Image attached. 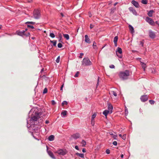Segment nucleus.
Here are the masks:
<instances>
[{
  "mask_svg": "<svg viewBox=\"0 0 159 159\" xmlns=\"http://www.w3.org/2000/svg\"><path fill=\"white\" fill-rule=\"evenodd\" d=\"M96 114H94L92 116V121H94V118L96 117Z\"/></svg>",
  "mask_w": 159,
  "mask_h": 159,
  "instance_id": "7c9ffc66",
  "label": "nucleus"
},
{
  "mask_svg": "<svg viewBox=\"0 0 159 159\" xmlns=\"http://www.w3.org/2000/svg\"><path fill=\"white\" fill-rule=\"evenodd\" d=\"M149 102L150 104L152 105H153L154 104L155 102L153 100H149Z\"/></svg>",
  "mask_w": 159,
  "mask_h": 159,
  "instance_id": "72a5a7b5",
  "label": "nucleus"
},
{
  "mask_svg": "<svg viewBox=\"0 0 159 159\" xmlns=\"http://www.w3.org/2000/svg\"><path fill=\"white\" fill-rule=\"evenodd\" d=\"M79 73H80L79 71L77 72L76 73L74 77H78Z\"/></svg>",
  "mask_w": 159,
  "mask_h": 159,
  "instance_id": "a19ab883",
  "label": "nucleus"
},
{
  "mask_svg": "<svg viewBox=\"0 0 159 159\" xmlns=\"http://www.w3.org/2000/svg\"><path fill=\"white\" fill-rule=\"evenodd\" d=\"M117 142L116 141H114L113 142V144L115 146L117 145Z\"/></svg>",
  "mask_w": 159,
  "mask_h": 159,
  "instance_id": "a18cd8bd",
  "label": "nucleus"
},
{
  "mask_svg": "<svg viewBox=\"0 0 159 159\" xmlns=\"http://www.w3.org/2000/svg\"><path fill=\"white\" fill-rule=\"evenodd\" d=\"M50 42L53 43V45L54 46H56L57 43V41L56 40H50Z\"/></svg>",
  "mask_w": 159,
  "mask_h": 159,
  "instance_id": "a878e982",
  "label": "nucleus"
},
{
  "mask_svg": "<svg viewBox=\"0 0 159 159\" xmlns=\"http://www.w3.org/2000/svg\"><path fill=\"white\" fill-rule=\"evenodd\" d=\"M54 136L53 135H50L48 138V139L49 141H52L54 140Z\"/></svg>",
  "mask_w": 159,
  "mask_h": 159,
  "instance_id": "f3484780",
  "label": "nucleus"
},
{
  "mask_svg": "<svg viewBox=\"0 0 159 159\" xmlns=\"http://www.w3.org/2000/svg\"><path fill=\"white\" fill-rule=\"evenodd\" d=\"M82 147H84L86 144V143L84 140H82L81 142Z\"/></svg>",
  "mask_w": 159,
  "mask_h": 159,
  "instance_id": "5701e85b",
  "label": "nucleus"
},
{
  "mask_svg": "<svg viewBox=\"0 0 159 159\" xmlns=\"http://www.w3.org/2000/svg\"><path fill=\"white\" fill-rule=\"evenodd\" d=\"M149 37L152 39H153L155 37V33L151 30L149 31Z\"/></svg>",
  "mask_w": 159,
  "mask_h": 159,
  "instance_id": "0eeeda50",
  "label": "nucleus"
},
{
  "mask_svg": "<svg viewBox=\"0 0 159 159\" xmlns=\"http://www.w3.org/2000/svg\"><path fill=\"white\" fill-rule=\"evenodd\" d=\"M80 137V135L78 133H77L75 134H73L72 135V137L73 138L75 139H77L79 138Z\"/></svg>",
  "mask_w": 159,
  "mask_h": 159,
  "instance_id": "4468645a",
  "label": "nucleus"
},
{
  "mask_svg": "<svg viewBox=\"0 0 159 159\" xmlns=\"http://www.w3.org/2000/svg\"><path fill=\"white\" fill-rule=\"evenodd\" d=\"M39 118L38 116H34L31 118L33 122H34L35 121L37 120Z\"/></svg>",
  "mask_w": 159,
  "mask_h": 159,
  "instance_id": "2eb2a0df",
  "label": "nucleus"
},
{
  "mask_svg": "<svg viewBox=\"0 0 159 159\" xmlns=\"http://www.w3.org/2000/svg\"><path fill=\"white\" fill-rule=\"evenodd\" d=\"M85 41L86 42L88 43H90V39L87 35H85Z\"/></svg>",
  "mask_w": 159,
  "mask_h": 159,
  "instance_id": "ddd939ff",
  "label": "nucleus"
},
{
  "mask_svg": "<svg viewBox=\"0 0 159 159\" xmlns=\"http://www.w3.org/2000/svg\"><path fill=\"white\" fill-rule=\"evenodd\" d=\"M25 31L23 30L22 31H19L18 33V34L19 35L21 36H25L26 37L30 35L29 33H28L27 34L25 33Z\"/></svg>",
  "mask_w": 159,
  "mask_h": 159,
  "instance_id": "20e7f679",
  "label": "nucleus"
},
{
  "mask_svg": "<svg viewBox=\"0 0 159 159\" xmlns=\"http://www.w3.org/2000/svg\"><path fill=\"white\" fill-rule=\"evenodd\" d=\"M60 56H58L56 60V62L57 63H59L60 61Z\"/></svg>",
  "mask_w": 159,
  "mask_h": 159,
  "instance_id": "c9c22d12",
  "label": "nucleus"
},
{
  "mask_svg": "<svg viewBox=\"0 0 159 159\" xmlns=\"http://www.w3.org/2000/svg\"><path fill=\"white\" fill-rule=\"evenodd\" d=\"M110 113V111L105 110L103 112V114L106 117L108 113Z\"/></svg>",
  "mask_w": 159,
  "mask_h": 159,
  "instance_id": "6ab92c4d",
  "label": "nucleus"
},
{
  "mask_svg": "<svg viewBox=\"0 0 159 159\" xmlns=\"http://www.w3.org/2000/svg\"><path fill=\"white\" fill-rule=\"evenodd\" d=\"M63 86H64V84H62L61 86V90H63Z\"/></svg>",
  "mask_w": 159,
  "mask_h": 159,
  "instance_id": "6e6d98bb",
  "label": "nucleus"
},
{
  "mask_svg": "<svg viewBox=\"0 0 159 159\" xmlns=\"http://www.w3.org/2000/svg\"><path fill=\"white\" fill-rule=\"evenodd\" d=\"M115 10V8H111V13H113L114 12V11Z\"/></svg>",
  "mask_w": 159,
  "mask_h": 159,
  "instance_id": "ea45409f",
  "label": "nucleus"
},
{
  "mask_svg": "<svg viewBox=\"0 0 159 159\" xmlns=\"http://www.w3.org/2000/svg\"><path fill=\"white\" fill-rule=\"evenodd\" d=\"M111 94H113L115 96H117V93L114 91H111Z\"/></svg>",
  "mask_w": 159,
  "mask_h": 159,
  "instance_id": "473e14b6",
  "label": "nucleus"
},
{
  "mask_svg": "<svg viewBox=\"0 0 159 159\" xmlns=\"http://www.w3.org/2000/svg\"><path fill=\"white\" fill-rule=\"evenodd\" d=\"M114 43L115 46L116 47L117 46V42H115V43Z\"/></svg>",
  "mask_w": 159,
  "mask_h": 159,
  "instance_id": "13d9d810",
  "label": "nucleus"
},
{
  "mask_svg": "<svg viewBox=\"0 0 159 159\" xmlns=\"http://www.w3.org/2000/svg\"><path fill=\"white\" fill-rule=\"evenodd\" d=\"M49 123V121L48 120H46V121H45V123H46V124H48V123Z\"/></svg>",
  "mask_w": 159,
  "mask_h": 159,
  "instance_id": "bf43d9fd",
  "label": "nucleus"
},
{
  "mask_svg": "<svg viewBox=\"0 0 159 159\" xmlns=\"http://www.w3.org/2000/svg\"><path fill=\"white\" fill-rule=\"evenodd\" d=\"M122 134H119V136L120 137H121V138L122 137Z\"/></svg>",
  "mask_w": 159,
  "mask_h": 159,
  "instance_id": "e2e57ef3",
  "label": "nucleus"
},
{
  "mask_svg": "<svg viewBox=\"0 0 159 159\" xmlns=\"http://www.w3.org/2000/svg\"><path fill=\"white\" fill-rule=\"evenodd\" d=\"M118 39V37L117 36H115L114 38L113 42L114 43L115 42H117V40Z\"/></svg>",
  "mask_w": 159,
  "mask_h": 159,
  "instance_id": "bb28decb",
  "label": "nucleus"
},
{
  "mask_svg": "<svg viewBox=\"0 0 159 159\" xmlns=\"http://www.w3.org/2000/svg\"><path fill=\"white\" fill-rule=\"evenodd\" d=\"M125 115L126 116H127L128 113V109L126 107H125Z\"/></svg>",
  "mask_w": 159,
  "mask_h": 159,
  "instance_id": "cd10ccee",
  "label": "nucleus"
},
{
  "mask_svg": "<svg viewBox=\"0 0 159 159\" xmlns=\"http://www.w3.org/2000/svg\"><path fill=\"white\" fill-rule=\"evenodd\" d=\"M123 157H124L123 154H121V158H123Z\"/></svg>",
  "mask_w": 159,
  "mask_h": 159,
  "instance_id": "680f3d73",
  "label": "nucleus"
},
{
  "mask_svg": "<svg viewBox=\"0 0 159 159\" xmlns=\"http://www.w3.org/2000/svg\"><path fill=\"white\" fill-rule=\"evenodd\" d=\"M106 152L107 154H109L110 153V150L108 149H107L106 150Z\"/></svg>",
  "mask_w": 159,
  "mask_h": 159,
  "instance_id": "c03bdc74",
  "label": "nucleus"
},
{
  "mask_svg": "<svg viewBox=\"0 0 159 159\" xmlns=\"http://www.w3.org/2000/svg\"><path fill=\"white\" fill-rule=\"evenodd\" d=\"M117 2H116V3H115L114 4V6H116V4H117Z\"/></svg>",
  "mask_w": 159,
  "mask_h": 159,
  "instance_id": "338daca9",
  "label": "nucleus"
},
{
  "mask_svg": "<svg viewBox=\"0 0 159 159\" xmlns=\"http://www.w3.org/2000/svg\"><path fill=\"white\" fill-rule=\"evenodd\" d=\"M109 67L111 68H114L115 67V66L113 65H110Z\"/></svg>",
  "mask_w": 159,
  "mask_h": 159,
  "instance_id": "49530a36",
  "label": "nucleus"
},
{
  "mask_svg": "<svg viewBox=\"0 0 159 159\" xmlns=\"http://www.w3.org/2000/svg\"><path fill=\"white\" fill-rule=\"evenodd\" d=\"M108 111H110V113H111L112 112V110L113 109V107L112 105L110 104H109L108 105Z\"/></svg>",
  "mask_w": 159,
  "mask_h": 159,
  "instance_id": "9b49d317",
  "label": "nucleus"
},
{
  "mask_svg": "<svg viewBox=\"0 0 159 159\" xmlns=\"http://www.w3.org/2000/svg\"><path fill=\"white\" fill-rule=\"evenodd\" d=\"M129 10L134 15H137V13L136 10L134 9L132 7H130L129 8Z\"/></svg>",
  "mask_w": 159,
  "mask_h": 159,
  "instance_id": "6e6552de",
  "label": "nucleus"
},
{
  "mask_svg": "<svg viewBox=\"0 0 159 159\" xmlns=\"http://www.w3.org/2000/svg\"><path fill=\"white\" fill-rule=\"evenodd\" d=\"M49 36L52 38H54L55 37L54 34L53 33H50Z\"/></svg>",
  "mask_w": 159,
  "mask_h": 159,
  "instance_id": "2f4dec72",
  "label": "nucleus"
},
{
  "mask_svg": "<svg viewBox=\"0 0 159 159\" xmlns=\"http://www.w3.org/2000/svg\"><path fill=\"white\" fill-rule=\"evenodd\" d=\"M129 27L131 33H133L134 32V29L133 26H132L130 25H129Z\"/></svg>",
  "mask_w": 159,
  "mask_h": 159,
  "instance_id": "a211bd4d",
  "label": "nucleus"
},
{
  "mask_svg": "<svg viewBox=\"0 0 159 159\" xmlns=\"http://www.w3.org/2000/svg\"><path fill=\"white\" fill-rule=\"evenodd\" d=\"M32 1V0H29L28 1L29 2H31Z\"/></svg>",
  "mask_w": 159,
  "mask_h": 159,
  "instance_id": "69168bd1",
  "label": "nucleus"
},
{
  "mask_svg": "<svg viewBox=\"0 0 159 159\" xmlns=\"http://www.w3.org/2000/svg\"><path fill=\"white\" fill-rule=\"evenodd\" d=\"M143 41H141L140 42V45H141L143 47Z\"/></svg>",
  "mask_w": 159,
  "mask_h": 159,
  "instance_id": "3c124183",
  "label": "nucleus"
},
{
  "mask_svg": "<svg viewBox=\"0 0 159 159\" xmlns=\"http://www.w3.org/2000/svg\"><path fill=\"white\" fill-rule=\"evenodd\" d=\"M56 152L59 154L62 155H64L66 154L65 152L61 149L58 150Z\"/></svg>",
  "mask_w": 159,
  "mask_h": 159,
  "instance_id": "1a4fd4ad",
  "label": "nucleus"
},
{
  "mask_svg": "<svg viewBox=\"0 0 159 159\" xmlns=\"http://www.w3.org/2000/svg\"><path fill=\"white\" fill-rule=\"evenodd\" d=\"M154 11L153 10H150L148 12V14L149 16L151 17L152 16V13Z\"/></svg>",
  "mask_w": 159,
  "mask_h": 159,
  "instance_id": "4be33fe9",
  "label": "nucleus"
},
{
  "mask_svg": "<svg viewBox=\"0 0 159 159\" xmlns=\"http://www.w3.org/2000/svg\"><path fill=\"white\" fill-rule=\"evenodd\" d=\"M33 16L36 19H39L40 16V13L39 11L38 10H34L33 12Z\"/></svg>",
  "mask_w": 159,
  "mask_h": 159,
  "instance_id": "7ed1b4c3",
  "label": "nucleus"
},
{
  "mask_svg": "<svg viewBox=\"0 0 159 159\" xmlns=\"http://www.w3.org/2000/svg\"><path fill=\"white\" fill-rule=\"evenodd\" d=\"M80 54V55L79 57L80 58H82V56L84 54L83 53H81Z\"/></svg>",
  "mask_w": 159,
  "mask_h": 159,
  "instance_id": "09e8293b",
  "label": "nucleus"
},
{
  "mask_svg": "<svg viewBox=\"0 0 159 159\" xmlns=\"http://www.w3.org/2000/svg\"><path fill=\"white\" fill-rule=\"evenodd\" d=\"M52 105H54L56 104V102L54 100H52Z\"/></svg>",
  "mask_w": 159,
  "mask_h": 159,
  "instance_id": "8fccbe9b",
  "label": "nucleus"
},
{
  "mask_svg": "<svg viewBox=\"0 0 159 159\" xmlns=\"http://www.w3.org/2000/svg\"><path fill=\"white\" fill-rule=\"evenodd\" d=\"M121 138L124 140H125L126 139V135L125 134H124L123 136H122V137Z\"/></svg>",
  "mask_w": 159,
  "mask_h": 159,
  "instance_id": "79ce46f5",
  "label": "nucleus"
},
{
  "mask_svg": "<svg viewBox=\"0 0 159 159\" xmlns=\"http://www.w3.org/2000/svg\"><path fill=\"white\" fill-rule=\"evenodd\" d=\"M141 2L143 4H146L147 3L148 1L147 0H142Z\"/></svg>",
  "mask_w": 159,
  "mask_h": 159,
  "instance_id": "c85d7f7f",
  "label": "nucleus"
},
{
  "mask_svg": "<svg viewBox=\"0 0 159 159\" xmlns=\"http://www.w3.org/2000/svg\"><path fill=\"white\" fill-rule=\"evenodd\" d=\"M76 155L81 158H84V154L80 153L77 152L76 153Z\"/></svg>",
  "mask_w": 159,
  "mask_h": 159,
  "instance_id": "aec40b11",
  "label": "nucleus"
},
{
  "mask_svg": "<svg viewBox=\"0 0 159 159\" xmlns=\"http://www.w3.org/2000/svg\"><path fill=\"white\" fill-rule=\"evenodd\" d=\"M147 22H148L150 25H153L154 24V22L153 20L150 18L147 17L146 19Z\"/></svg>",
  "mask_w": 159,
  "mask_h": 159,
  "instance_id": "39448f33",
  "label": "nucleus"
},
{
  "mask_svg": "<svg viewBox=\"0 0 159 159\" xmlns=\"http://www.w3.org/2000/svg\"><path fill=\"white\" fill-rule=\"evenodd\" d=\"M131 3L136 7H139V5L138 2L134 1L132 0Z\"/></svg>",
  "mask_w": 159,
  "mask_h": 159,
  "instance_id": "9d476101",
  "label": "nucleus"
},
{
  "mask_svg": "<svg viewBox=\"0 0 159 159\" xmlns=\"http://www.w3.org/2000/svg\"><path fill=\"white\" fill-rule=\"evenodd\" d=\"M92 63L88 58H84L82 61V65L84 66H87L91 65Z\"/></svg>",
  "mask_w": 159,
  "mask_h": 159,
  "instance_id": "f03ea898",
  "label": "nucleus"
},
{
  "mask_svg": "<svg viewBox=\"0 0 159 159\" xmlns=\"http://www.w3.org/2000/svg\"><path fill=\"white\" fill-rule=\"evenodd\" d=\"M94 121H92V120H91V124L93 125H94Z\"/></svg>",
  "mask_w": 159,
  "mask_h": 159,
  "instance_id": "603ef678",
  "label": "nucleus"
},
{
  "mask_svg": "<svg viewBox=\"0 0 159 159\" xmlns=\"http://www.w3.org/2000/svg\"><path fill=\"white\" fill-rule=\"evenodd\" d=\"M67 112L66 111H64L61 112V115L63 117H65L66 115Z\"/></svg>",
  "mask_w": 159,
  "mask_h": 159,
  "instance_id": "412c9836",
  "label": "nucleus"
},
{
  "mask_svg": "<svg viewBox=\"0 0 159 159\" xmlns=\"http://www.w3.org/2000/svg\"><path fill=\"white\" fill-rule=\"evenodd\" d=\"M142 68H143L144 70H145V69L146 67V65L144 63L141 62V64Z\"/></svg>",
  "mask_w": 159,
  "mask_h": 159,
  "instance_id": "393cba45",
  "label": "nucleus"
},
{
  "mask_svg": "<svg viewBox=\"0 0 159 159\" xmlns=\"http://www.w3.org/2000/svg\"><path fill=\"white\" fill-rule=\"evenodd\" d=\"M75 148L77 150H79V147L77 145L75 146Z\"/></svg>",
  "mask_w": 159,
  "mask_h": 159,
  "instance_id": "864d4df0",
  "label": "nucleus"
},
{
  "mask_svg": "<svg viewBox=\"0 0 159 159\" xmlns=\"http://www.w3.org/2000/svg\"><path fill=\"white\" fill-rule=\"evenodd\" d=\"M27 26L28 27L30 28L31 29H34V26L32 25H28Z\"/></svg>",
  "mask_w": 159,
  "mask_h": 159,
  "instance_id": "37998d69",
  "label": "nucleus"
},
{
  "mask_svg": "<svg viewBox=\"0 0 159 159\" xmlns=\"http://www.w3.org/2000/svg\"><path fill=\"white\" fill-rule=\"evenodd\" d=\"M129 75V71L127 70H126L124 71H120L119 74V76L120 78L123 80L128 79Z\"/></svg>",
  "mask_w": 159,
  "mask_h": 159,
  "instance_id": "f257e3e1",
  "label": "nucleus"
},
{
  "mask_svg": "<svg viewBox=\"0 0 159 159\" xmlns=\"http://www.w3.org/2000/svg\"><path fill=\"white\" fill-rule=\"evenodd\" d=\"M92 14H91V13H89V17H91L92 16Z\"/></svg>",
  "mask_w": 159,
  "mask_h": 159,
  "instance_id": "4d7b16f0",
  "label": "nucleus"
},
{
  "mask_svg": "<svg viewBox=\"0 0 159 159\" xmlns=\"http://www.w3.org/2000/svg\"><path fill=\"white\" fill-rule=\"evenodd\" d=\"M62 45L61 43H59L58 44L57 46L59 48H61L62 47Z\"/></svg>",
  "mask_w": 159,
  "mask_h": 159,
  "instance_id": "58836bf2",
  "label": "nucleus"
},
{
  "mask_svg": "<svg viewBox=\"0 0 159 159\" xmlns=\"http://www.w3.org/2000/svg\"><path fill=\"white\" fill-rule=\"evenodd\" d=\"M48 155L53 159H55L53 153L51 151H48Z\"/></svg>",
  "mask_w": 159,
  "mask_h": 159,
  "instance_id": "f8f14e48",
  "label": "nucleus"
},
{
  "mask_svg": "<svg viewBox=\"0 0 159 159\" xmlns=\"http://www.w3.org/2000/svg\"><path fill=\"white\" fill-rule=\"evenodd\" d=\"M68 104L67 102L66 101H63L62 104V106H63L64 105H67Z\"/></svg>",
  "mask_w": 159,
  "mask_h": 159,
  "instance_id": "4c0bfd02",
  "label": "nucleus"
},
{
  "mask_svg": "<svg viewBox=\"0 0 159 159\" xmlns=\"http://www.w3.org/2000/svg\"><path fill=\"white\" fill-rule=\"evenodd\" d=\"M82 152H86V151L85 149V148H83V149H82Z\"/></svg>",
  "mask_w": 159,
  "mask_h": 159,
  "instance_id": "5fc2aeb1",
  "label": "nucleus"
},
{
  "mask_svg": "<svg viewBox=\"0 0 159 159\" xmlns=\"http://www.w3.org/2000/svg\"><path fill=\"white\" fill-rule=\"evenodd\" d=\"M140 99L142 102H144L148 100V97L147 95H143L141 96Z\"/></svg>",
  "mask_w": 159,
  "mask_h": 159,
  "instance_id": "423d86ee",
  "label": "nucleus"
},
{
  "mask_svg": "<svg viewBox=\"0 0 159 159\" xmlns=\"http://www.w3.org/2000/svg\"><path fill=\"white\" fill-rule=\"evenodd\" d=\"M93 47L94 49H97V46L96 45V43L95 42H94L93 44Z\"/></svg>",
  "mask_w": 159,
  "mask_h": 159,
  "instance_id": "c756f323",
  "label": "nucleus"
},
{
  "mask_svg": "<svg viewBox=\"0 0 159 159\" xmlns=\"http://www.w3.org/2000/svg\"><path fill=\"white\" fill-rule=\"evenodd\" d=\"M63 36L67 40H68L69 39V35L68 34H63Z\"/></svg>",
  "mask_w": 159,
  "mask_h": 159,
  "instance_id": "b1692460",
  "label": "nucleus"
},
{
  "mask_svg": "<svg viewBox=\"0 0 159 159\" xmlns=\"http://www.w3.org/2000/svg\"><path fill=\"white\" fill-rule=\"evenodd\" d=\"M61 15L62 17L64 16V15L62 13H61Z\"/></svg>",
  "mask_w": 159,
  "mask_h": 159,
  "instance_id": "0e129e2a",
  "label": "nucleus"
},
{
  "mask_svg": "<svg viewBox=\"0 0 159 159\" xmlns=\"http://www.w3.org/2000/svg\"><path fill=\"white\" fill-rule=\"evenodd\" d=\"M117 137V136L116 135H114L113 136V138L115 139H116V137Z\"/></svg>",
  "mask_w": 159,
  "mask_h": 159,
  "instance_id": "052dcab7",
  "label": "nucleus"
},
{
  "mask_svg": "<svg viewBox=\"0 0 159 159\" xmlns=\"http://www.w3.org/2000/svg\"><path fill=\"white\" fill-rule=\"evenodd\" d=\"M117 56H118V57H119V58H121L122 57H121V56H118V55H117Z\"/></svg>",
  "mask_w": 159,
  "mask_h": 159,
  "instance_id": "774afa93",
  "label": "nucleus"
},
{
  "mask_svg": "<svg viewBox=\"0 0 159 159\" xmlns=\"http://www.w3.org/2000/svg\"><path fill=\"white\" fill-rule=\"evenodd\" d=\"M94 27V25H93L91 24L90 25V29H92Z\"/></svg>",
  "mask_w": 159,
  "mask_h": 159,
  "instance_id": "de8ad7c7",
  "label": "nucleus"
},
{
  "mask_svg": "<svg viewBox=\"0 0 159 159\" xmlns=\"http://www.w3.org/2000/svg\"><path fill=\"white\" fill-rule=\"evenodd\" d=\"M117 52L120 54H121L122 53V50L121 48L118 47L117 49V51H116V54L117 55Z\"/></svg>",
  "mask_w": 159,
  "mask_h": 159,
  "instance_id": "dca6fc26",
  "label": "nucleus"
},
{
  "mask_svg": "<svg viewBox=\"0 0 159 159\" xmlns=\"http://www.w3.org/2000/svg\"><path fill=\"white\" fill-rule=\"evenodd\" d=\"M47 92H48V89H47V88H45L43 90V94L46 93H47Z\"/></svg>",
  "mask_w": 159,
  "mask_h": 159,
  "instance_id": "f704fd0d",
  "label": "nucleus"
},
{
  "mask_svg": "<svg viewBox=\"0 0 159 159\" xmlns=\"http://www.w3.org/2000/svg\"><path fill=\"white\" fill-rule=\"evenodd\" d=\"M25 23H26V24H30L33 25L35 24V22H32V21H31V22L28 21V22H26Z\"/></svg>",
  "mask_w": 159,
  "mask_h": 159,
  "instance_id": "e433bc0d",
  "label": "nucleus"
}]
</instances>
